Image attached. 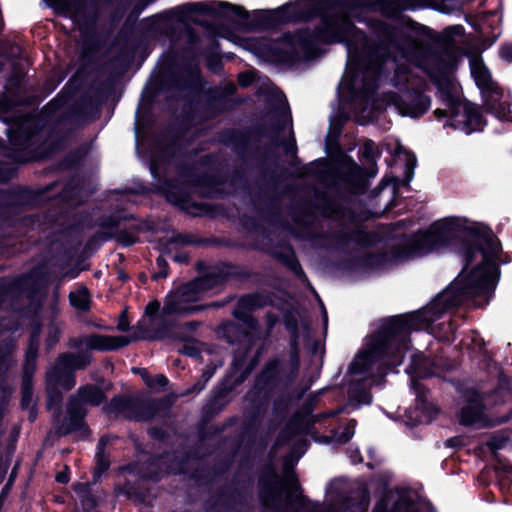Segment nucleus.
Returning <instances> with one entry per match:
<instances>
[{"instance_id":"obj_1","label":"nucleus","mask_w":512,"mask_h":512,"mask_svg":"<svg viewBox=\"0 0 512 512\" xmlns=\"http://www.w3.org/2000/svg\"><path fill=\"white\" fill-rule=\"evenodd\" d=\"M500 244L491 235L476 236L463 248L464 267L440 300L447 306L458 305L463 299L493 287L497 274L494 261Z\"/></svg>"},{"instance_id":"obj_2","label":"nucleus","mask_w":512,"mask_h":512,"mask_svg":"<svg viewBox=\"0 0 512 512\" xmlns=\"http://www.w3.org/2000/svg\"><path fill=\"white\" fill-rule=\"evenodd\" d=\"M315 39L328 43L360 41L363 35L354 30L353 23L348 19V11L343 6H335L332 13L322 19V25L315 35L309 32H297L284 35L272 47L275 57L281 61H293L301 56H308L312 51Z\"/></svg>"},{"instance_id":"obj_3","label":"nucleus","mask_w":512,"mask_h":512,"mask_svg":"<svg viewBox=\"0 0 512 512\" xmlns=\"http://www.w3.org/2000/svg\"><path fill=\"white\" fill-rule=\"evenodd\" d=\"M411 327V319L394 317L387 320L370 338L366 350L357 355L350 366V372L360 374L371 371L374 366L380 370L400 365L403 351L408 348L407 337Z\"/></svg>"},{"instance_id":"obj_4","label":"nucleus","mask_w":512,"mask_h":512,"mask_svg":"<svg viewBox=\"0 0 512 512\" xmlns=\"http://www.w3.org/2000/svg\"><path fill=\"white\" fill-rule=\"evenodd\" d=\"M461 227L459 219L447 218L436 222L423 232L414 235L404 247V259L424 256L444 246Z\"/></svg>"},{"instance_id":"obj_5","label":"nucleus","mask_w":512,"mask_h":512,"mask_svg":"<svg viewBox=\"0 0 512 512\" xmlns=\"http://www.w3.org/2000/svg\"><path fill=\"white\" fill-rule=\"evenodd\" d=\"M90 359V355L87 354H64L57 359L56 364L47 372L46 376L49 409L52 405L59 408L61 396L57 392V388L72 389L75 386L73 371L85 368L90 363Z\"/></svg>"},{"instance_id":"obj_6","label":"nucleus","mask_w":512,"mask_h":512,"mask_svg":"<svg viewBox=\"0 0 512 512\" xmlns=\"http://www.w3.org/2000/svg\"><path fill=\"white\" fill-rule=\"evenodd\" d=\"M197 293L189 283L171 291L165 297L161 312L163 319L179 317L197 311L199 307L194 305L195 302L199 301Z\"/></svg>"},{"instance_id":"obj_7","label":"nucleus","mask_w":512,"mask_h":512,"mask_svg":"<svg viewBox=\"0 0 512 512\" xmlns=\"http://www.w3.org/2000/svg\"><path fill=\"white\" fill-rule=\"evenodd\" d=\"M435 115L438 118L449 116L451 118L450 126L466 134H470L482 127L481 115L471 103L466 101L449 110L436 109Z\"/></svg>"},{"instance_id":"obj_8","label":"nucleus","mask_w":512,"mask_h":512,"mask_svg":"<svg viewBox=\"0 0 512 512\" xmlns=\"http://www.w3.org/2000/svg\"><path fill=\"white\" fill-rule=\"evenodd\" d=\"M104 399L103 392L95 386H84L79 388L76 396L70 398L68 414L72 429L80 426L85 416L84 404L99 405Z\"/></svg>"},{"instance_id":"obj_9","label":"nucleus","mask_w":512,"mask_h":512,"mask_svg":"<svg viewBox=\"0 0 512 512\" xmlns=\"http://www.w3.org/2000/svg\"><path fill=\"white\" fill-rule=\"evenodd\" d=\"M139 337L134 336L131 338L125 336H109L92 334L80 337L73 341V346L76 348L94 349L100 351L116 350L128 345L131 341L137 340Z\"/></svg>"},{"instance_id":"obj_10","label":"nucleus","mask_w":512,"mask_h":512,"mask_svg":"<svg viewBox=\"0 0 512 512\" xmlns=\"http://www.w3.org/2000/svg\"><path fill=\"white\" fill-rule=\"evenodd\" d=\"M391 100L401 115L410 117L421 116L427 111L430 104L428 98L419 94H406L405 100L393 95Z\"/></svg>"},{"instance_id":"obj_11","label":"nucleus","mask_w":512,"mask_h":512,"mask_svg":"<svg viewBox=\"0 0 512 512\" xmlns=\"http://www.w3.org/2000/svg\"><path fill=\"white\" fill-rule=\"evenodd\" d=\"M460 422L463 425L484 424V406L482 397L471 392L467 395V404L461 409Z\"/></svg>"},{"instance_id":"obj_12","label":"nucleus","mask_w":512,"mask_h":512,"mask_svg":"<svg viewBox=\"0 0 512 512\" xmlns=\"http://www.w3.org/2000/svg\"><path fill=\"white\" fill-rule=\"evenodd\" d=\"M471 73L475 79L476 84L482 90H487L490 93L495 91V85L492 81L491 74L487 67L483 64L482 60L475 58L470 63Z\"/></svg>"},{"instance_id":"obj_13","label":"nucleus","mask_w":512,"mask_h":512,"mask_svg":"<svg viewBox=\"0 0 512 512\" xmlns=\"http://www.w3.org/2000/svg\"><path fill=\"white\" fill-rule=\"evenodd\" d=\"M439 96L446 105L444 110H449L462 103L459 89L456 83L451 80L440 82L438 85Z\"/></svg>"},{"instance_id":"obj_14","label":"nucleus","mask_w":512,"mask_h":512,"mask_svg":"<svg viewBox=\"0 0 512 512\" xmlns=\"http://www.w3.org/2000/svg\"><path fill=\"white\" fill-rule=\"evenodd\" d=\"M486 106L490 112L501 119H506L510 113V103L504 98L502 93L495 90L492 91L486 100Z\"/></svg>"},{"instance_id":"obj_15","label":"nucleus","mask_w":512,"mask_h":512,"mask_svg":"<svg viewBox=\"0 0 512 512\" xmlns=\"http://www.w3.org/2000/svg\"><path fill=\"white\" fill-rule=\"evenodd\" d=\"M222 277L216 274H208L204 277L198 278L194 281L189 282L190 286L198 293V299L200 300L203 294L207 291L216 289L222 284Z\"/></svg>"},{"instance_id":"obj_16","label":"nucleus","mask_w":512,"mask_h":512,"mask_svg":"<svg viewBox=\"0 0 512 512\" xmlns=\"http://www.w3.org/2000/svg\"><path fill=\"white\" fill-rule=\"evenodd\" d=\"M379 9L386 15H394L402 10L414 7L413 0H379L377 2Z\"/></svg>"},{"instance_id":"obj_17","label":"nucleus","mask_w":512,"mask_h":512,"mask_svg":"<svg viewBox=\"0 0 512 512\" xmlns=\"http://www.w3.org/2000/svg\"><path fill=\"white\" fill-rule=\"evenodd\" d=\"M70 303L76 309L86 311L89 309L90 298L86 288L81 287L70 293Z\"/></svg>"},{"instance_id":"obj_18","label":"nucleus","mask_w":512,"mask_h":512,"mask_svg":"<svg viewBox=\"0 0 512 512\" xmlns=\"http://www.w3.org/2000/svg\"><path fill=\"white\" fill-rule=\"evenodd\" d=\"M37 351H38V343H37V341L34 343V339H33L31 344L29 345V348L26 353V364L24 367L25 377H30L34 371V364H35V359L37 356Z\"/></svg>"},{"instance_id":"obj_19","label":"nucleus","mask_w":512,"mask_h":512,"mask_svg":"<svg viewBox=\"0 0 512 512\" xmlns=\"http://www.w3.org/2000/svg\"><path fill=\"white\" fill-rule=\"evenodd\" d=\"M283 486L287 493V501L291 502L293 498H295V500L301 499L298 484L292 475L287 474Z\"/></svg>"},{"instance_id":"obj_20","label":"nucleus","mask_w":512,"mask_h":512,"mask_svg":"<svg viewBox=\"0 0 512 512\" xmlns=\"http://www.w3.org/2000/svg\"><path fill=\"white\" fill-rule=\"evenodd\" d=\"M407 47H400L399 53L408 61L413 60V53L419 49L418 42L412 36H406Z\"/></svg>"},{"instance_id":"obj_21","label":"nucleus","mask_w":512,"mask_h":512,"mask_svg":"<svg viewBox=\"0 0 512 512\" xmlns=\"http://www.w3.org/2000/svg\"><path fill=\"white\" fill-rule=\"evenodd\" d=\"M389 61V58L380 60V51L376 52L375 59H371L366 66L368 75L375 77L382 68V64Z\"/></svg>"},{"instance_id":"obj_22","label":"nucleus","mask_w":512,"mask_h":512,"mask_svg":"<svg viewBox=\"0 0 512 512\" xmlns=\"http://www.w3.org/2000/svg\"><path fill=\"white\" fill-rule=\"evenodd\" d=\"M105 443H106L105 438H101L100 442L98 444L97 454H96L97 470L101 473L106 471L109 467V461L107 459H105L104 454H103V448L105 446Z\"/></svg>"},{"instance_id":"obj_23","label":"nucleus","mask_w":512,"mask_h":512,"mask_svg":"<svg viewBox=\"0 0 512 512\" xmlns=\"http://www.w3.org/2000/svg\"><path fill=\"white\" fill-rule=\"evenodd\" d=\"M142 376H143L146 384L150 388L165 387L168 384V379L162 374L156 375L154 378H151L144 371Z\"/></svg>"},{"instance_id":"obj_24","label":"nucleus","mask_w":512,"mask_h":512,"mask_svg":"<svg viewBox=\"0 0 512 512\" xmlns=\"http://www.w3.org/2000/svg\"><path fill=\"white\" fill-rule=\"evenodd\" d=\"M61 334V329L59 326H56V325H51L49 327V330H48V339H47V344L51 347L53 346L54 344H56V342L58 341L59 339V336Z\"/></svg>"},{"instance_id":"obj_25","label":"nucleus","mask_w":512,"mask_h":512,"mask_svg":"<svg viewBox=\"0 0 512 512\" xmlns=\"http://www.w3.org/2000/svg\"><path fill=\"white\" fill-rule=\"evenodd\" d=\"M355 425H356V422L354 420L349 421V423H348L347 427L345 428V430L343 431V433H341L339 435L338 440L341 442L349 441L351 439V437L354 435Z\"/></svg>"},{"instance_id":"obj_26","label":"nucleus","mask_w":512,"mask_h":512,"mask_svg":"<svg viewBox=\"0 0 512 512\" xmlns=\"http://www.w3.org/2000/svg\"><path fill=\"white\" fill-rule=\"evenodd\" d=\"M27 378L24 379L22 405L28 407L32 401V392L28 386Z\"/></svg>"},{"instance_id":"obj_27","label":"nucleus","mask_w":512,"mask_h":512,"mask_svg":"<svg viewBox=\"0 0 512 512\" xmlns=\"http://www.w3.org/2000/svg\"><path fill=\"white\" fill-rule=\"evenodd\" d=\"M157 265H158V272L155 274V277L158 278V277H161V278H165L168 274L167 272V262L166 260L162 257V256H159L157 258Z\"/></svg>"},{"instance_id":"obj_28","label":"nucleus","mask_w":512,"mask_h":512,"mask_svg":"<svg viewBox=\"0 0 512 512\" xmlns=\"http://www.w3.org/2000/svg\"><path fill=\"white\" fill-rule=\"evenodd\" d=\"M159 308H160V303L158 301H156V300L155 301H151L146 306L145 314L147 316H154L159 311Z\"/></svg>"},{"instance_id":"obj_29","label":"nucleus","mask_w":512,"mask_h":512,"mask_svg":"<svg viewBox=\"0 0 512 512\" xmlns=\"http://www.w3.org/2000/svg\"><path fill=\"white\" fill-rule=\"evenodd\" d=\"M500 55L502 59L512 62V44L504 45L500 50Z\"/></svg>"},{"instance_id":"obj_30","label":"nucleus","mask_w":512,"mask_h":512,"mask_svg":"<svg viewBox=\"0 0 512 512\" xmlns=\"http://www.w3.org/2000/svg\"><path fill=\"white\" fill-rule=\"evenodd\" d=\"M238 81L242 87H247L253 81V75L249 72L241 73L238 77Z\"/></svg>"},{"instance_id":"obj_31","label":"nucleus","mask_w":512,"mask_h":512,"mask_svg":"<svg viewBox=\"0 0 512 512\" xmlns=\"http://www.w3.org/2000/svg\"><path fill=\"white\" fill-rule=\"evenodd\" d=\"M129 403H130V401L123 399V398H114L111 402V404L114 405L115 408L119 411L124 409L126 406H128Z\"/></svg>"},{"instance_id":"obj_32","label":"nucleus","mask_w":512,"mask_h":512,"mask_svg":"<svg viewBox=\"0 0 512 512\" xmlns=\"http://www.w3.org/2000/svg\"><path fill=\"white\" fill-rule=\"evenodd\" d=\"M117 328L120 331H127L128 330L129 323H128V319H127V316H126L125 313H122V315L120 316Z\"/></svg>"},{"instance_id":"obj_33","label":"nucleus","mask_w":512,"mask_h":512,"mask_svg":"<svg viewBox=\"0 0 512 512\" xmlns=\"http://www.w3.org/2000/svg\"><path fill=\"white\" fill-rule=\"evenodd\" d=\"M423 358V355L419 354V355H415L414 358H413V363H414V372L417 373L418 375H422L423 372H422V369L419 365V361Z\"/></svg>"},{"instance_id":"obj_34","label":"nucleus","mask_w":512,"mask_h":512,"mask_svg":"<svg viewBox=\"0 0 512 512\" xmlns=\"http://www.w3.org/2000/svg\"><path fill=\"white\" fill-rule=\"evenodd\" d=\"M206 4L204 3H198V4H195V5H187V6H184L183 9L187 10V11H191L193 10L194 8L195 9H198V10H206Z\"/></svg>"},{"instance_id":"obj_35","label":"nucleus","mask_w":512,"mask_h":512,"mask_svg":"<svg viewBox=\"0 0 512 512\" xmlns=\"http://www.w3.org/2000/svg\"><path fill=\"white\" fill-rule=\"evenodd\" d=\"M211 376H212V374H211L210 372H204V373L202 374V378H203V380H204V383H207V382L209 381V379L211 378ZM204 385H205V384L197 385V386L195 387V389H196L197 391H201V390L203 389Z\"/></svg>"},{"instance_id":"obj_36","label":"nucleus","mask_w":512,"mask_h":512,"mask_svg":"<svg viewBox=\"0 0 512 512\" xmlns=\"http://www.w3.org/2000/svg\"><path fill=\"white\" fill-rule=\"evenodd\" d=\"M69 480L68 475L65 472H60L56 475V481L59 483H67Z\"/></svg>"},{"instance_id":"obj_37","label":"nucleus","mask_w":512,"mask_h":512,"mask_svg":"<svg viewBox=\"0 0 512 512\" xmlns=\"http://www.w3.org/2000/svg\"><path fill=\"white\" fill-rule=\"evenodd\" d=\"M152 416V413L148 414H135V415H129V417L137 419V420H147Z\"/></svg>"},{"instance_id":"obj_38","label":"nucleus","mask_w":512,"mask_h":512,"mask_svg":"<svg viewBox=\"0 0 512 512\" xmlns=\"http://www.w3.org/2000/svg\"><path fill=\"white\" fill-rule=\"evenodd\" d=\"M356 58V55L355 53L352 51V47H351V44L348 43V59L349 61H354Z\"/></svg>"},{"instance_id":"obj_39","label":"nucleus","mask_w":512,"mask_h":512,"mask_svg":"<svg viewBox=\"0 0 512 512\" xmlns=\"http://www.w3.org/2000/svg\"><path fill=\"white\" fill-rule=\"evenodd\" d=\"M415 165H416V158H415V156H413V155L409 156L407 166H408L409 168H414V167H415Z\"/></svg>"},{"instance_id":"obj_40","label":"nucleus","mask_w":512,"mask_h":512,"mask_svg":"<svg viewBox=\"0 0 512 512\" xmlns=\"http://www.w3.org/2000/svg\"><path fill=\"white\" fill-rule=\"evenodd\" d=\"M374 512H384V505L383 503H380L376 506Z\"/></svg>"},{"instance_id":"obj_41","label":"nucleus","mask_w":512,"mask_h":512,"mask_svg":"<svg viewBox=\"0 0 512 512\" xmlns=\"http://www.w3.org/2000/svg\"><path fill=\"white\" fill-rule=\"evenodd\" d=\"M371 146H372V143H368V144L365 145V154L368 155V152H369Z\"/></svg>"},{"instance_id":"obj_42","label":"nucleus","mask_w":512,"mask_h":512,"mask_svg":"<svg viewBox=\"0 0 512 512\" xmlns=\"http://www.w3.org/2000/svg\"><path fill=\"white\" fill-rule=\"evenodd\" d=\"M273 478H274V480H275V482H276L277 484H280V480H279V478L277 477V475L273 474Z\"/></svg>"},{"instance_id":"obj_43","label":"nucleus","mask_w":512,"mask_h":512,"mask_svg":"<svg viewBox=\"0 0 512 512\" xmlns=\"http://www.w3.org/2000/svg\"><path fill=\"white\" fill-rule=\"evenodd\" d=\"M29 417H30L31 421H33L35 419V415H34L32 410L30 411V416Z\"/></svg>"},{"instance_id":"obj_44","label":"nucleus","mask_w":512,"mask_h":512,"mask_svg":"<svg viewBox=\"0 0 512 512\" xmlns=\"http://www.w3.org/2000/svg\"><path fill=\"white\" fill-rule=\"evenodd\" d=\"M137 406H138L139 408H143V407H145V406H146V404H145V403H143V402H141V403H137Z\"/></svg>"},{"instance_id":"obj_45","label":"nucleus","mask_w":512,"mask_h":512,"mask_svg":"<svg viewBox=\"0 0 512 512\" xmlns=\"http://www.w3.org/2000/svg\"><path fill=\"white\" fill-rule=\"evenodd\" d=\"M365 402L366 403H370L371 402V396L370 395L367 396V400Z\"/></svg>"},{"instance_id":"obj_46","label":"nucleus","mask_w":512,"mask_h":512,"mask_svg":"<svg viewBox=\"0 0 512 512\" xmlns=\"http://www.w3.org/2000/svg\"><path fill=\"white\" fill-rule=\"evenodd\" d=\"M397 57H398V55H397V54H394V55H393V59H392V60H393V62L397 60Z\"/></svg>"},{"instance_id":"obj_47","label":"nucleus","mask_w":512,"mask_h":512,"mask_svg":"<svg viewBox=\"0 0 512 512\" xmlns=\"http://www.w3.org/2000/svg\"><path fill=\"white\" fill-rule=\"evenodd\" d=\"M162 336H163V333H160V334H156V335H155V337H157V338H160V337H162Z\"/></svg>"}]
</instances>
